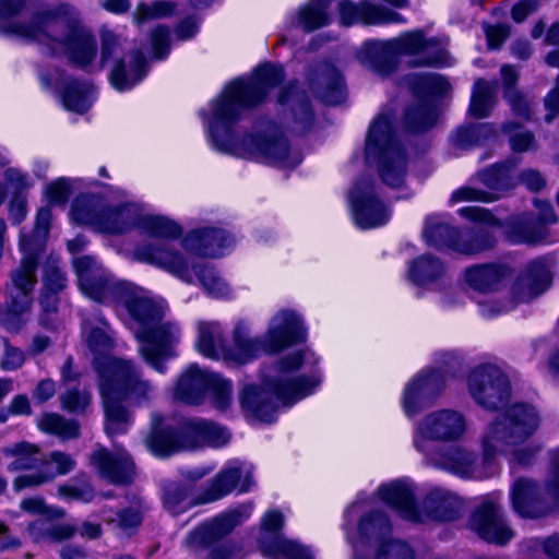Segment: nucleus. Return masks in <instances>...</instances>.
<instances>
[{"instance_id":"f257e3e1","label":"nucleus","mask_w":559,"mask_h":559,"mask_svg":"<svg viewBox=\"0 0 559 559\" xmlns=\"http://www.w3.org/2000/svg\"><path fill=\"white\" fill-rule=\"evenodd\" d=\"M284 79L283 68L265 63L247 79L230 82L222 94L201 111L210 145L225 154L240 158L274 164L283 168L296 167L301 155L292 151L287 141L278 136L277 128L267 124L255 133L239 136L236 123L245 108L262 102L269 92Z\"/></svg>"},{"instance_id":"f03ea898","label":"nucleus","mask_w":559,"mask_h":559,"mask_svg":"<svg viewBox=\"0 0 559 559\" xmlns=\"http://www.w3.org/2000/svg\"><path fill=\"white\" fill-rule=\"evenodd\" d=\"M73 265L84 295L100 302L116 300L128 312L126 322L140 343L139 353L156 371L164 373V361L175 355L181 330L174 321H165L167 307L142 288L117 283L111 274L91 255L74 259Z\"/></svg>"},{"instance_id":"7ed1b4c3","label":"nucleus","mask_w":559,"mask_h":559,"mask_svg":"<svg viewBox=\"0 0 559 559\" xmlns=\"http://www.w3.org/2000/svg\"><path fill=\"white\" fill-rule=\"evenodd\" d=\"M539 425L540 414L535 406L516 403L485 427L480 437L481 459L467 448L456 445L442 449L424 461L462 478H487L492 474V463L499 455L511 454L515 462L528 463L534 451L519 447L537 431Z\"/></svg>"},{"instance_id":"20e7f679","label":"nucleus","mask_w":559,"mask_h":559,"mask_svg":"<svg viewBox=\"0 0 559 559\" xmlns=\"http://www.w3.org/2000/svg\"><path fill=\"white\" fill-rule=\"evenodd\" d=\"M26 0H0V32L34 41L52 56H67L82 69H96V39L84 26L79 11L70 4H59L39 11L29 24L20 22Z\"/></svg>"},{"instance_id":"39448f33","label":"nucleus","mask_w":559,"mask_h":559,"mask_svg":"<svg viewBox=\"0 0 559 559\" xmlns=\"http://www.w3.org/2000/svg\"><path fill=\"white\" fill-rule=\"evenodd\" d=\"M160 239L159 242L141 243L133 250L135 260L158 267L180 281L194 284L199 282L203 290L214 298H228L231 295L229 285L207 263L190 262L186 253L217 258L234 245V238L224 229L206 227L189 231L181 242Z\"/></svg>"},{"instance_id":"423d86ee","label":"nucleus","mask_w":559,"mask_h":559,"mask_svg":"<svg viewBox=\"0 0 559 559\" xmlns=\"http://www.w3.org/2000/svg\"><path fill=\"white\" fill-rule=\"evenodd\" d=\"M318 358L308 349L281 358L263 371L261 384L248 383L239 393L242 411L251 419L273 423L280 406L293 405L312 394L321 383Z\"/></svg>"},{"instance_id":"0eeeda50","label":"nucleus","mask_w":559,"mask_h":559,"mask_svg":"<svg viewBox=\"0 0 559 559\" xmlns=\"http://www.w3.org/2000/svg\"><path fill=\"white\" fill-rule=\"evenodd\" d=\"M99 391L103 397L108 435L126 432L131 425L130 413L121 405L122 400L135 406L148 404L154 396L153 385L141 378L135 364L126 359L97 362Z\"/></svg>"},{"instance_id":"6e6552de","label":"nucleus","mask_w":559,"mask_h":559,"mask_svg":"<svg viewBox=\"0 0 559 559\" xmlns=\"http://www.w3.org/2000/svg\"><path fill=\"white\" fill-rule=\"evenodd\" d=\"M230 435L222 426L203 419L191 418L173 429L164 425V419L152 414L151 431L144 442L147 450L157 457H166L180 451L203 447L221 448L229 442Z\"/></svg>"},{"instance_id":"1a4fd4ad","label":"nucleus","mask_w":559,"mask_h":559,"mask_svg":"<svg viewBox=\"0 0 559 559\" xmlns=\"http://www.w3.org/2000/svg\"><path fill=\"white\" fill-rule=\"evenodd\" d=\"M399 56L414 57L416 63L424 66H449L450 56L436 37H426L421 29L404 32L400 36L380 40H367L359 50L361 62L386 73L389 63Z\"/></svg>"},{"instance_id":"9d476101","label":"nucleus","mask_w":559,"mask_h":559,"mask_svg":"<svg viewBox=\"0 0 559 559\" xmlns=\"http://www.w3.org/2000/svg\"><path fill=\"white\" fill-rule=\"evenodd\" d=\"M459 214L465 218L484 223L471 231L460 233L443 216L427 217L423 236L427 245L436 248H448L463 254H476L490 249L495 245V236L489 227L499 224L490 212L479 206H464Z\"/></svg>"},{"instance_id":"9b49d317","label":"nucleus","mask_w":559,"mask_h":559,"mask_svg":"<svg viewBox=\"0 0 559 559\" xmlns=\"http://www.w3.org/2000/svg\"><path fill=\"white\" fill-rule=\"evenodd\" d=\"M378 495L403 519L414 523L453 521L462 511L461 499L444 488H435L427 495L423 511L415 506L413 489L405 481L395 480L384 484L379 487Z\"/></svg>"},{"instance_id":"f8f14e48","label":"nucleus","mask_w":559,"mask_h":559,"mask_svg":"<svg viewBox=\"0 0 559 559\" xmlns=\"http://www.w3.org/2000/svg\"><path fill=\"white\" fill-rule=\"evenodd\" d=\"M386 515L379 510L365 513L355 533L346 537L355 559H416L415 550L404 540L393 538Z\"/></svg>"},{"instance_id":"ddd939ff","label":"nucleus","mask_w":559,"mask_h":559,"mask_svg":"<svg viewBox=\"0 0 559 559\" xmlns=\"http://www.w3.org/2000/svg\"><path fill=\"white\" fill-rule=\"evenodd\" d=\"M366 160L376 165L382 181L390 187H400L407 175L406 157L395 138L392 116L380 112L370 123L366 144Z\"/></svg>"},{"instance_id":"4468645a","label":"nucleus","mask_w":559,"mask_h":559,"mask_svg":"<svg viewBox=\"0 0 559 559\" xmlns=\"http://www.w3.org/2000/svg\"><path fill=\"white\" fill-rule=\"evenodd\" d=\"M136 228L152 239V245L160 239L175 238L182 234L180 225L163 215L143 214L139 205L123 202L105 205L97 224V233L121 235Z\"/></svg>"},{"instance_id":"2eb2a0df","label":"nucleus","mask_w":559,"mask_h":559,"mask_svg":"<svg viewBox=\"0 0 559 559\" xmlns=\"http://www.w3.org/2000/svg\"><path fill=\"white\" fill-rule=\"evenodd\" d=\"M467 432L468 420L463 412L451 407L433 409L415 424L413 447L425 460L443 449L437 444L459 442Z\"/></svg>"},{"instance_id":"dca6fc26","label":"nucleus","mask_w":559,"mask_h":559,"mask_svg":"<svg viewBox=\"0 0 559 559\" xmlns=\"http://www.w3.org/2000/svg\"><path fill=\"white\" fill-rule=\"evenodd\" d=\"M468 393L474 402L488 411L501 409L511 397V385L506 373L495 365L474 368L467 378Z\"/></svg>"},{"instance_id":"f3484780","label":"nucleus","mask_w":559,"mask_h":559,"mask_svg":"<svg viewBox=\"0 0 559 559\" xmlns=\"http://www.w3.org/2000/svg\"><path fill=\"white\" fill-rule=\"evenodd\" d=\"M22 258L19 265L11 272L12 288L8 309L14 314H22L31 307L29 294L37 283V264L40 251L34 250L33 242L25 237L20 238Z\"/></svg>"},{"instance_id":"a211bd4d","label":"nucleus","mask_w":559,"mask_h":559,"mask_svg":"<svg viewBox=\"0 0 559 559\" xmlns=\"http://www.w3.org/2000/svg\"><path fill=\"white\" fill-rule=\"evenodd\" d=\"M284 519L280 511H269L262 519L260 548L269 559H316L309 547L278 534Z\"/></svg>"},{"instance_id":"6ab92c4d","label":"nucleus","mask_w":559,"mask_h":559,"mask_svg":"<svg viewBox=\"0 0 559 559\" xmlns=\"http://www.w3.org/2000/svg\"><path fill=\"white\" fill-rule=\"evenodd\" d=\"M353 218L360 229L383 226L391 217V212L377 197L373 183L368 179L357 181L348 193Z\"/></svg>"},{"instance_id":"aec40b11","label":"nucleus","mask_w":559,"mask_h":559,"mask_svg":"<svg viewBox=\"0 0 559 559\" xmlns=\"http://www.w3.org/2000/svg\"><path fill=\"white\" fill-rule=\"evenodd\" d=\"M406 280L414 286L438 293L444 306L455 301L449 300L450 274L447 265L433 254H421L408 263Z\"/></svg>"},{"instance_id":"412c9836","label":"nucleus","mask_w":559,"mask_h":559,"mask_svg":"<svg viewBox=\"0 0 559 559\" xmlns=\"http://www.w3.org/2000/svg\"><path fill=\"white\" fill-rule=\"evenodd\" d=\"M253 512L252 502L243 503L203 523L189 533L186 545L193 550L205 549L248 520Z\"/></svg>"},{"instance_id":"4be33fe9","label":"nucleus","mask_w":559,"mask_h":559,"mask_svg":"<svg viewBox=\"0 0 559 559\" xmlns=\"http://www.w3.org/2000/svg\"><path fill=\"white\" fill-rule=\"evenodd\" d=\"M445 384L440 370H423L407 382L402 395V408L407 417L415 416L420 409L436 402Z\"/></svg>"},{"instance_id":"5701e85b","label":"nucleus","mask_w":559,"mask_h":559,"mask_svg":"<svg viewBox=\"0 0 559 559\" xmlns=\"http://www.w3.org/2000/svg\"><path fill=\"white\" fill-rule=\"evenodd\" d=\"M469 526L480 538L497 545H504L514 537L501 514L497 495L483 499L471 516Z\"/></svg>"},{"instance_id":"b1692460","label":"nucleus","mask_w":559,"mask_h":559,"mask_svg":"<svg viewBox=\"0 0 559 559\" xmlns=\"http://www.w3.org/2000/svg\"><path fill=\"white\" fill-rule=\"evenodd\" d=\"M252 474L251 464L240 461L228 462L198 497V502L211 503L221 500L235 489L240 492L248 491L253 485Z\"/></svg>"},{"instance_id":"393cba45","label":"nucleus","mask_w":559,"mask_h":559,"mask_svg":"<svg viewBox=\"0 0 559 559\" xmlns=\"http://www.w3.org/2000/svg\"><path fill=\"white\" fill-rule=\"evenodd\" d=\"M251 332V322L238 319L234 324L230 344L225 345L221 360L228 366H242L267 354L263 336H252Z\"/></svg>"},{"instance_id":"a878e982","label":"nucleus","mask_w":559,"mask_h":559,"mask_svg":"<svg viewBox=\"0 0 559 559\" xmlns=\"http://www.w3.org/2000/svg\"><path fill=\"white\" fill-rule=\"evenodd\" d=\"M263 338L267 354L278 353L295 343L305 341L306 330L301 318L293 310H280L271 318Z\"/></svg>"},{"instance_id":"bb28decb","label":"nucleus","mask_w":559,"mask_h":559,"mask_svg":"<svg viewBox=\"0 0 559 559\" xmlns=\"http://www.w3.org/2000/svg\"><path fill=\"white\" fill-rule=\"evenodd\" d=\"M341 23L349 26L355 23L365 25L405 24L406 19L385 7L371 2L355 4L349 0H343L338 4Z\"/></svg>"},{"instance_id":"cd10ccee","label":"nucleus","mask_w":559,"mask_h":559,"mask_svg":"<svg viewBox=\"0 0 559 559\" xmlns=\"http://www.w3.org/2000/svg\"><path fill=\"white\" fill-rule=\"evenodd\" d=\"M278 103L287 107L285 121L287 128L297 134H304L313 124V111L306 94L299 91L294 83L283 87Z\"/></svg>"},{"instance_id":"c85d7f7f","label":"nucleus","mask_w":559,"mask_h":559,"mask_svg":"<svg viewBox=\"0 0 559 559\" xmlns=\"http://www.w3.org/2000/svg\"><path fill=\"white\" fill-rule=\"evenodd\" d=\"M75 460L61 451H52L45 455L43 469L29 474H21L13 481V488L21 491L34 488L53 480L57 476L66 475L74 469Z\"/></svg>"},{"instance_id":"c756f323","label":"nucleus","mask_w":559,"mask_h":559,"mask_svg":"<svg viewBox=\"0 0 559 559\" xmlns=\"http://www.w3.org/2000/svg\"><path fill=\"white\" fill-rule=\"evenodd\" d=\"M91 463L103 478L114 484L129 481L133 473V463L123 450L110 453L98 449L92 454Z\"/></svg>"},{"instance_id":"7c9ffc66","label":"nucleus","mask_w":559,"mask_h":559,"mask_svg":"<svg viewBox=\"0 0 559 559\" xmlns=\"http://www.w3.org/2000/svg\"><path fill=\"white\" fill-rule=\"evenodd\" d=\"M146 73L144 55L141 51H132L115 63L109 80L117 91L124 92L140 83Z\"/></svg>"},{"instance_id":"2f4dec72","label":"nucleus","mask_w":559,"mask_h":559,"mask_svg":"<svg viewBox=\"0 0 559 559\" xmlns=\"http://www.w3.org/2000/svg\"><path fill=\"white\" fill-rule=\"evenodd\" d=\"M212 372L191 365L179 378L174 395L187 404H199L203 400Z\"/></svg>"},{"instance_id":"473e14b6","label":"nucleus","mask_w":559,"mask_h":559,"mask_svg":"<svg viewBox=\"0 0 559 559\" xmlns=\"http://www.w3.org/2000/svg\"><path fill=\"white\" fill-rule=\"evenodd\" d=\"M314 94L328 105L341 104L345 98V86L342 75L331 64L321 66L316 79L311 82Z\"/></svg>"},{"instance_id":"72a5a7b5","label":"nucleus","mask_w":559,"mask_h":559,"mask_svg":"<svg viewBox=\"0 0 559 559\" xmlns=\"http://www.w3.org/2000/svg\"><path fill=\"white\" fill-rule=\"evenodd\" d=\"M550 284L548 264L543 260L532 262L520 277L515 289L519 301H527L546 290Z\"/></svg>"},{"instance_id":"f704fd0d","label":"nucleus","mask_w":559,"mask_h":559,"mask_svg":"<svg viewBox=\"0 0 559 559\" xmlns=\"http://www.w3.org/2000/svg\"><path fill=\"white\" fill-rule=\"evenodd\" d=\"M507 276V269L497 264H477L465 270L464 282L479 293H491L498 289Z\"/></svg>"},{"instance_id":"c9c22d12","label":"nucleus","mask_w":559,"mask_h":559,"mask_svg":"<svg viewBox=\"0 0 559 559\" xmlns=\"http://www.w3.org/2000/svg\"><path fill=\"white\" fill-rule=\"evenodd\" d=\"M83 337L94 355V367L97 371V362L106 364L109 359H116L115 357L108 356V353L112 348V337L109 334V326L103 319L98 320L97 325L85 321L83 324Z\"/></svg>"},{"instance_id":"e433bc0d","label":"nucleus","mask_w":559,"mask_h":559,"mask_svg":"<svg viewBox=\"0 0 559 559\" xmlns=\"http://www.w3.org/2000/svg\"><path fill=\"white\" fill-rule=\"evenodd\" d=\"M3 453L13 459L8 466L10 472L29 474L43 469L45 454L35 444L20 442L3 449Z\"/></svg>"},{"instance_id":"4c0bfd02","label":"nucleus","mask_w":559,"mask_h":559,"mask_svg":"<svg viewBox=\"0 0 559 559\" xmlns=\"http://www.w3.org/2000/svg\"><path fill=\"white\" fill-rule=\"evenodd\" d=\"M224 344V329L217 321L200 322L198 325L197 349L206 358L221 360Z\"/></svg>"},{"instance_id":"58836bf2","label":"nucleus","mask_w":559,"mask_h":559,"mask_svg":"<svg viewBox=\"0 0 559 559\" xmlns=\"http://www.w3.org/2000/svg\"><path fill=\"white\" fill-rule=\"evenodd\" d=\"M512 504L515 512L523 518H537L540 515L536 503L538 489L534 481L518 479L512 488Z\"/></svg>"},{"instance_id":"ea45409f","label":"nucleus","mask_w":559,"mask_h":559,"mask_svg":"<svg viewBox=\"0 0 559 559\" xmlns=\"http://www.w3.org/2000/svg\"><path fill=\"white\" fill-rule=\"evenodd\" d=\"M61 97L66 109L82 114L88 110L95 99L94 87L87 81H70L64 85Z\"/></svg>"},{"instance_id":"a19ab883","label":"nucleus","mask_w":559,"mask_h":559,"mask_svg":"<svg viewBox=\"0 0 559 559\" xmlns=\"http://www.w3.org/2000/svg\"><path fill=\"white\" fill-rule=\"evenodd\" d=\"M331 2L332 0H309L299 8L296 15L297 24L307 32L326 26L331 21L328 12Z\"/></svg>"},{"instance_id":"79ce46f5","label":"nucleus","mask_w":559,"mask_h":559,"mask_svg":"<svg viewBox=\"0 0 559 559\" xmlns=\"http://www.w3.org/2000/svg\"><path fill=\"white\" fill-rule=\"evenodd\" d=\"M497 91V82L477 80L472 93L469 114L477 119L487 117L496 103Z\"/></svg>"},{"instance_id":"37998d69","label":"nucleus","mask_w":559,"mask_h":559,"mask_svg":"<svg viewBox=\"0 0 559 559\" xmlns=\"http://www.w3.org/2000/svg\"><path fill=\"white\" fill-rule=\"evenodd\" d=\"M104 204L91 195H82L74 200L71 207V218L79 225L91 227L97 231V224L103 214Z\"/></svg>"},{"instance_id":"c03bdc74","label":"nucleus","mask_w":559,"mask_h":559,"mask_svg":"<svg viewBox=\"0 0 559 559\" xmlns=\"http://www.w3.org/2000/svg\"><path fill=\"white\" fill-rule=\"evenodd\" d=\"M39 430L55 435L62 440L79 436L80 427L75 420L66 419L57 413H45L37 419Z\"/></svg>"},{"instance_id":"a18cd8bd","label":"nucleus","mask_w":559,"mask_h":559,"mask_svg":"<svg viewBox=\"0 0 559 559\" xmlns=\"http://www.w3.org/2000/svg\"><path fill=\"white\" fill-rule=\"evenodd\" d=\"M190 486L179 483H169L164 488V507L174 515L181 514L194 504H200L198 499L194 501L190 495Z\"/></svg>"},{"instance_id":"49530a36","label":"nucleus","mask_w":559,"mask_h":559,"mask_svg":"<svg viewBox=\"0 0 559 559\" xmlns=\"http://www.w3.org/2000/svg\"><path fill=\"white\" fill-rule=\"evenodd\" d=\"M481 181L497 192L507 191L515 186L514 164H496L480 174Z\"/></svg>"},{"instance_id":"de8ad7c7","label":"nucleus","mask_w":559,"mask_h":559,"mask_svg":"<svg viewBox=\"0 0 559 559\" xmlns=\"http://www.w3.org/2000/svg\"><path fill=\"white\" fill-rule=\"evenodd\" d=\"M206 392L210 394L212 405L221 411H227L233 403V384L229 379L212 372Z\"/></svg>"},{"instance_id":"09e8293b","label":"nucleus","mask_w":559,"mask_h":559,"mask_svg":"<svg viewBox=\"0 0 559 559\" xmlns=\"http://www.w3.org/2000/svg\"><path fill=\"white\" fill-rule=\"evenodd\" d=\"M409 86L416 93L444 95L450 91V83L437 73H421L411 78Z\"/></svg>"},{"instance_id":"8fccbe9b","label":"nucleus","mask_w":559,"mask_h":559,"mask_svg":"<svg viewBox=\"0 0 559 559\" xmlns=\"http://www.w3.org/2000/svg\"><path fill=\"white\" fill-rule=\"evenodd\" d=\"M176 11V3L173 1H154L151 4L141 2L136 5L133 19L136 24L153 19L167 17Z\"/></svg>"},{"instance_id":"3c124183","label":"nucleus","mask_w":559,"mask_h":559,"mask_svg":"<svg viewBox=\"0 0 559 559\" xmlns=\"http://www.w3.org/2000/svg\"><path fill=\"white\" fill-rule=\"evenodd\" d=\"M103 519L107 524L112 525L114 528L124 534H130L132 530L140 525L142 515L139 510L128 508L116 513L105 511Z\"/></svg>"},{"instance_id":"603ef678","label":"nucleus","mask_w":559,"mask_h":559,"mask_svg":"<svg viewBox=\"0 0 559 559\" xmlns=\"http://www.w3.org/2000/svg\"><path fill=\"white\" fill-rule=\"evenodd\" d=\"M52 219V213L49 207H41L36 215V222L34 230L29 236L21 235L25 237L28 241L33 242L34 250L43 251L46 239L49 235L50 224Z\"/></svg>"},{"instance_id":"864d4df0","label":"nucleus","mask_w":559,"mask_h":559,"mask_svg":"<svg viewBox=\"0 0 559 559\" xmlns=\"http://www.w3.org/2000/svg\"><path fill=\"white\" fill-rule=\"evenodd\" d=\"M100 60L97 66L98 71L103 70L109 60L117 58L121 53L123 39L112 31L104 27L100 29Z\"/></svg>"},{"instance_id":"5fc2aeb1","label":"nucleus","mask_w":559,"mask_h":559,"mask_svg":"<svg viewBox=\"0 0 559 559\" xmlns=\"http://www.w3.org/2000/svg\"><path fill=\"white\" fill-rule=\"evenodd\" d=\"M20 508L23 512L46 518H63L64 511L57 507H51L45 503L41 497H28L21 501Z\"/></svg>"},{"instance_id":"6e6d98bb","label":"nucleus","mask_w":559,"mask_h":559,"mask_svg":"<svg viewBox=\"0 0 559 559\" xmlns=\"http://www.w3.org/2000/svg\"><path fill=\"white\" fill-rule=\"evenodd\" d=\"M435 121V111L425 105L411 109L406 114V123L412 131H424L430 128Z\"/></svg>"},{"instance_id":"4d7b16f0","label":"nucleus","mask_w":559,"mask_h":559,"mask_svg":"<svg viewBox=\"0 0 559 559\" xmlns=\"http://www.w3.org/2000/svg\"><path fill=\"white\" fill-rule=\"evenodd\" d=\"M508 237L514 243H537L545 239L546 229L542 225H521L514 227Z\"/></svg>"},{"instance_id":"13d9d810","label":"nucleus","mask_w":559,"mask_h":559,"mask_svg":"<svg viewBox=\"0 0 559 559\" xmlns=\"http://www.w3.org/2000/svg\"><path fill=\"white\" fill-rule=\"evenodd\" d=\"M71 180L58 178L45 188V197L51 205H64L71 194Z\"/></svg>"},{"instance_id":"bf43d9fd","label":"nucleus","mask_w":559,"mask_h":559,"mask_svg":"<svg viewBox=\"0 0 559 559\" xmlns=\"http://www.w3.org/2000/svg\"><path fill=\"white\" fill-rule=\"evenodd\" d=\"M62 408L70 413H80L90 405L91 393L87 390L70 389L60 396Z\"/></svg>"},{"instance_id":"052dcab7","label":"nucleus","mask_w":559,"mask_h":559,"mask_svg":"<svg viewBox=\"0 0 559 559\" xmlns=\"http://www.w3.org/2000/svg\"><path fill=\"white\" fill-rule=\"evenodd\" d=\"M503 130L510 135V144L513 151L524 152L532 147L534 136L531 132L521 130L515 123H507Z\"/></svg>"},{"instance_id":"680f3d73","label":"nucleus","mask_w":559,"mask_h":559,"mask_svg":"<svg viewBox=\"0 0 559 559\" xmlns=\"http://www.w3.org/2000/svg\"><path fill=\"white\" fill-rule=\"evenodd\" d=\"M493 132L489 124L483 123L471 128L459 129L453 136V142L456 146L465 147L473 143H478L480 134H491Z\"/></svg>"},{"instance_id":"e2e57ef3","label":"nucleus","mask_w":559,"mask_h":559,"mask_svg":"<svg viewBox=\"0 0 559 559\" xmlns=\"http://www.w3.org/2000/svg\"><path fill=\"white\" fill-rule=\"evenodd\" d=\"M58 519L41 516L33 521L27 527L28 535L36 543L50 540L53 521Z\"/></svg>"},{"instance_id":"0e129e2a","label":"nucleus","mask_w":559,"mask_h":559,"mask_svg":"<svg viewBox=\"0 0 559 559\" xmlns=\"http://www.w3.org/2000/svg\"><path fill=\"white\" fill-rule=\"evenodd\" d=\"M498 195L480 191L471 187H462L455 190L450 199L452 204L463 202V201H485L490 202L497 199Z\"/></svg>"},{"instance_id":"69168bd1","label":"nucleus","mask_w":559,"mask_h":559,"mask_svg":"<svg viewBox=\"0 0 559 559\" xmlns=\"http://www.w3.org/2000/svg\"><path fill=\"white\" fill-rule=\"evenodd\" d=\"M151 44L155 56L163 59L169 51V29L158 26L152 31Z\"/></svg>"},{"instance_id":"338daca9","label":"nucleus","mask_w":559,"mask_h":559,"mask_svg":"<svg viewBox=\"0 0 559 559\" xmlns=\"http://www.w3.org/2000/svg\"><path fill=\"white\" fill-rule=\"evenodd\" d=\"M241 549L235 544H223L211 548L202 559H241Z\"/></svg>"},{"instance_id":"774afa93","label":"nucleus","mask_w":559,"mask_h":559,"mask_svg":"<svg viewBox=\"0 0 559 559\" xmlns=\"http://www.w3.org/2000/svg\"><path fill=\"white\" fill-rule=\"evenodd\" d=\"M546 491L559 502V448L552 455V467L546 481Z\"/></svg>"}]
</instances>
